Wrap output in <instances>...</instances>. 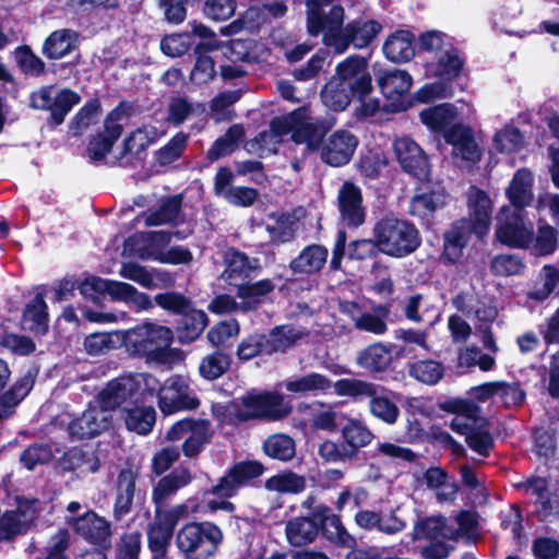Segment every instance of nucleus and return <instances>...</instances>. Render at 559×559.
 I'll return each mask as SVG.
<instances>
[{"mask_svg":"<svg viewBox=\"0 0 559 559\" xmlns=\"http://www.w3.org/2000/svg\"><path fill=\"white\" fill-rule=\"evenodd\" d=\"M157 378L151 373H128L110 380L97 394L96 402L108 412L143 403L156 393Z\"/></svg>","mask_w":559,"mask_h":559,"instance_id":"nucleus-1","label":"nucleus"},{"mask_svg":"<svg viewBox=\"0 0 559 559\" xmlns=\"http://www.w3.org/2000/svg\"><path fill=\"white\" fill-rule=\"evenodd\" d=\"M334 392L355 401L367 399L369 413L386 425H394L400 417L395 394L383 385L358 379H341L335 382Z\"/></svg>","mask_w":559,"mask_h":559,"instance_id":"nucleus-2","label":"nucleus"},{"mask_svg":"<svg viewBox=\"0 0 559 559\" xmlns=\"http://www.w3.org/2000/svg\"><path fill=\"white\" fill-rule=\"evenodd\" d=\"M449 409L454 414L450 427L466 437L468 447L483 456H488L493 440L488 429V421L481 415L480 407L472 401L453 400Z\"/></svg>","mask_w":559,"mask_h":559,"instance_id":"nucleus-3","label":"nucleus"},{"mask_svg":"<svg viewBox=\"0 0 559 559\" xmlns=\"http://www.w3.org/2000/svg\"><path fill=\"white\" fill-rule=\"evenodd\" d=\"M378 250L393 258H404L415 252L421 243L418 229L408 221L384 216L373 226Z\"/></svg>","mask_w":559,"mask_h":559,"instance_id":"nucleus-4","label":"nucleus"},{"mask_svg":"<svg viewBox=\"0 0 559 559\" xmlns=\"http://www.w3.org/2000/svg\"><path fill=\"white\" fill-rule=\"evenodd\" d=\"M225 412L228 421L236 424L261 418L278 420L290 412V407L283 404V397L277 393L252 391L229 402Z\"/></svg>","mask_w":559,"mask_h":559,"instance_id":"nucleus-5","label":"nucleus"},{"mask_svg":"<svg viewBox=\"0 0 559 559\" xmlns=\"http://www.w3.org/2000/svg\"><path fill=\"white\" fill-rule=\"evenodd\" d=\"M307 31L311 36L323 34L326 47L343 48L338 34L343 27L345 11L336 0H307Z\"/></svg>","mask_w":559,"mask_h":559,"instance_id":"nucleus-6","label":"nucleus"},{"mask_svg":"<svg viewBox=\"0 0 559 559\" xmlns=\"http://www.w3.org/2000/svg\"><path fill=\"white\" fill-rule=\"evenodd\" d=\"M122 332L127 352L158 361L165 359L166 350L173 342V331L169 328L151 321Z\"/></svg>","mask_w":559,"mask_h":559,"instance_id":"nucleus-7","label":"nucleus"},{"mask_svg":"<svg viewBox=\"0 0 559 559\" xmlns=\"http://www.w3.org/2000/svg\"><path fill=\"white\" fill-rule=\"evenodd\" d=\"M263 466L259 462H239L235 464L228 472L219 478L218 483L204 492V497L209 495L216 496L218 499H207L206 508L210 511L223 510L233 512L234 503L228 501L237 495L238 490L248 484L251 479L261 476Z\"/></svg>","mask_w":559,"mask_h":559,"instance_id":"nucleus-8","label":"nucleus"},{"mask_svg":"<svg viewBox=\"0 0 559 559\" xmlns=\"http://www.w3.org/2000/svg\"><path fill=\"white\" fill-rule=\"evenodd\" d=\"M80 292L93 301H97L102 295L108 294L111 300L124 302L138 311L153 307L148 295L139 292L134 286L124 282L90 276L81 283Z\"/></svg>","mask_w":559,"mask_h":559,"instance_id":"nucleus-9","label":"nucleus"},{"mask_svg":"<svg viewBox=\"0 0 559 559\" xmlns=\"http://www.w3.org/2000/svg\"><path fill=\"white\" fill-rule=\"evenodd\" d=\"M275 130L292 134L297 144H305L308 151H317L323 140L325 130L321 121L313 117L309 107H300L287 116L274 119Z\"/></svg>","mask_w":559,"mask_h":559,"instance_id":"nucleus-10","label":"nucleus"},{"mask_svg":"<svg viewBox=\"0 0 559 559\" xmlns=\"http://www.w3.org/2000/svg\"><path fill=\"white\" fill-rule=\"evenodd\" d=\"M223 540V533L211 522L189 523L179 530L177 546L186 555L211 557Z\"/></svg>","mask_w":559,"mask_h":559,"instance_id":"nucleus-11","label":"nucleus"},{"mask_svg":"<svg viewBox=\"0 0 559 559\" xmlns=\"http://www.w3.org/2000/svg\"><path fill=\"white\" fill-rule=\"evenodd\" d=\"M533 225L522 210L503 206L497 215L495 235L506 246L525 249L532 241Z\"/></svg>","mask_w":559,"mask_h":559,"instance_id":"nucleus-12","label":"nucleus"},{"mask_svg":"<svg viewBox=\"0 0 559 559\" xmlns=\"http://www.w3.org/2000/svg\"><path fill=\"white\" fill-rule=\"evenodd\" d=\"M413 538L429 542V545L424 547V556L427 559H444L453 549V530L447 526L442 516L419 521L414 526Z\"/></svg>","mask_w":559,"mask_h":559,"instance_id":"nucleus-13","label":"nucleus"},{"mask_svg":"<svg viewBox=\"0 0 559 559\" xmlns=\"http://www.w3.org/2000/svg\"><path fill=\"white\" fill-rule=\"evenodd\" d=\"M157 385L155 394L158 397L159 409L165 415L183 409H194L200 404L189 380L182 376H171L163 384L157 379Z\"/></svg>","mask_w":559,"mask_h":559,"instance_id":"nucleus-14","label":"nucleus"},{"mask_svg":"<svg viewBox=\"0 0 559 559\" xmlns=\"http://www.w3.org/2000/svg\"><path fill=\"white\" fill-rule=\"evenodd\" d=\"M80 100L78 93L68 88L57 91L53 86L40 87L31 95V106L35 109L49 110V121L53 126L61 124Z\"/></svg>","mask_w":559,"mask_h":559,"instance_id":"nucleus-15","label":"nucleus"},{"mask_svg":"<svg viewBox=\"0 0 559 559\" xmlns=\"http://www.w3.org/2000/svg\"><path fill=\"white\" fill-rule=\"evenodd\" d=\"M338 310L347 316L358 331L373 335H383L388 331L390 309L384 305H376L370 311L364 310L355 301L340 300Z\"/></svg>","mask_w":559,"mask_h":559,"instance_id":"nucleus-16","label":"nucleus"},{"mask_svg":"<svg viewBox=\"0 0 559 559\" xmlns=\"http://www.w3.org/2000/svg\"><path fill=\"white\" fill-rule=\"evenodd\" d=\"M210 426L205 420L183 419L177 421L166 432L167 441L183 440L182 453L187 457L200 454L204 445L210 441Z\"/></svg>","mask_w":559,"mask_h":559,"instance_id":"nucleus-17","label":"nucleus"},{"mask_svg":"<svg viewBox=\"0 0 559 559\" xmlns=\"http://www.w3.org/2000/svg\"><path fill=\"white\" fill-rule=\"evenodd\" d=\"M67 523L84 539L100 548H108L111 543V524L94 511L69 518Z\"/></svg>","mask_w":559,"mask_h":559,"instance_id":"nucleus-18","label":"nucleus"},{"mask_svg":"<svg viewBox=\"0 0 559 559\" xmlns=\"http://www.w3.org/2000/svg\"><path fill=\"white\" fill-rule=\"evenodd\" d=\"M357 145L358 140L352 132L337 130L324 142L322 141L321 159L333 167L346 165L352 159Z\"/></svg>","mask_w":559,"mask_h":559,"instance_id":"nucleus-19","label":"nucleus"},{"mask_svg":"<svg viewBox=\"0 0 559 559\" xmlns=\"http://www.w3.org/2000/svg\"><path fill=\"white\" fill-rule=\"evenodd\" d=\"M110 421L109 412L95 401L80 417L69 424V432L76 439L93 438L108 429Z\"/></svg>","mask_w":559,"mask_h":559,"instance_id":"nucleus-20","label":"nucleus"},{"mask_svg":"<svg viewBox=\"0 0 559 559\" xmlns=\"http://www.w3.org/2000/svg\"><path fill=\"white\" fill-rule=\"evenodd\" d=\"M334 78L354 87V95L358 98L368 96L372 91L371 76L367 72V59L357 55L346 58L336 67Z\"/></svg>","mask_w":559,"mask_h":559,"instance_id":"nucleus-21","label":"nucleus"},{"mask_svg":"<svg viewBox=\"0 0 559 559\" xmlns=\"http://www.w3.org/2000/svg\"><path fill=\"white\" fill-rule=\"evenodd\" d=\"M393 147L396 158L405 171L420 180L428 178V158L416 142L408 136H402L395 140Z\"/></svg>","mask_w":559,"mask_h":559,"instance_id":"nucleus-22","label":"nucleus"},{"mask_svg":"<svg viewBox=\"0 0 559 559\" xmlns=\"http://www.w3.org/2000/svg\"><path fill=\"white\" fill-rule=\"evenodd\" d=\"M139 477L140 471L138 467L128 466L119 471L114 486L112 514L115 520L119 521L131 512Z\"/></svg>","mask_w":559,"mask_h":559,"instance_id":"nucleus-23","label":"nucleus"},{"mask_svg":"<svg viewBox=\"0 0 559 559\" xmlns=\"http://www.w3.org/2000/svg\"><path fill=\"white\" fill-rule=\"evenodd\" d=\"M468 223L478 237L487 235L491 224L492 201L489 195L476 187H471L466 194Z\"/></svg>","mask_w":559,"mask_h":559,"instance_id":"nucleus-24","label":"nucleus"},{"mask_svg":"<svg viewBox=\"0 0 559 559\" xmlns=\"http://www.w3.org/2000/svg\"><path fill=\"white\" fill-rule=\"evenodd\" d=\"M337 204L344 225L356 228L364 224L366 209L362 205V195L359 187L350 181L344 182L337 193Z\"/></svg>","mask_w":559,"mask_h":559,"instance_id":"nucleus-25","label":"nucleus"},{"mask_svg":"<svg viewBox=\"0 0 559 559\" xmlns=\"http://www.w3.org/2000/svg\"><path fill=\"white\" fill-rule=\"evenodd\" d=\"M382 26L376 21H353L349 22L346 26H343L338 37L343 39L344 47L337 48L332 47V49L336 53L345 52L349 45H353L355 48H365L367 47L380 33Z\"/></svg>","mask_w":559,"mask_h":559,"instance_id":"nucleus-26","label":"nucleus"},{"mask_svg":"<svg viewBox=\"0 0 559 559\" xmlns=\"http://www.w3.org/2000/svg\"><path fill=\"white\" fill-rule=\"evenodd\" d=\"M444 139L452 145L454 156L472 163L480 158V152L471 128L455 124L444 132Z\"/></svg>","mask_w":559,"mask_h":559,"instance_id":"nucleus-27","label":"nucleus"},{"mask_svg":"<svg viewBox=\"0 0 559 559\" xmlns=\"http://www.w3.org/2000/svg\"><path fill=\"white\" fill-rule=\"evenodd\" d=\"M226 264L222 277L231 283L237 278H248L261 269L258 259H251L236 249H227L224 253Z\"/></svg>","mask_w":559,"mask_h":559,"instance_id":"nucleus-28","label":"nucleus"},{"mask_svg":"<svg viewBox=\"0 0 559 559\" xmlns=\"http://www.w3.org/2000/svg\"><path fill=\"white\" fill-rule=\"evenodd\" d=\"M533 183V174L528 169L521 168L514 174L506 190L507 198L514 207L522 210L531 204L534 197Z\"/></svg>","mask_w":559,"mask_h":559,"instance_id":"nucleus-29","label":"nucleus"},{"mask_svg":"<svg viewBox=\"0 0 559 559\" xmlns=\"http://www.w3.org/2000/svg\"><path fill=\"white\" fill-rule=\"evenodd\" d=\"M333 383L326 376L318 372H310L304 376H294L285 380L284 386L293 394L306 395L311 393H324L332 388Z\"/></svg>","mask_w":559,"mask_h":559,"instance_id":"nucleus-30","label":"nucleus"},{"mask_svg":"<svg viewBox=\"0 0 559 559\" xmlns=\"http://www.w3.org/2000/svg\"><path fill=\"white\" fill-rule=\"evenodd\" d=\"M36 373L28 370L3 395L0 396V418H8L21 401L29 393L35 383Z\"/></svg>","mask_w":559,"mask_h":559,"instance_id":"nucleus-31","label":"nucleus"},{"mask_svg":"<svg viewBox=\"0 0 559 559\" xmlns=\"http://www.w3.org/2000/svg\"><path fill=\"white\" fill-rule=\"evenodd\" d=\"M343 445L352 459L356 457L361 448L374 439L373 432L358 419H349L342 428Z\"/></svg>","mask_w":559,"mask_h":559,"instance_id":"nucleus-32","label":"nucleus"},{"mask_svg":"<svg viewBox=\"0 0 559 559\" xmlns=\"http://www.w3.org/2000/svg\"><path fill=\"white\" fill-rule=\"evenodd\" d=\"M123 419L128 430L146 436L155 425L156 412L153 406L144 405V402L134 403L126 408Z\"/></svg>","mask_w":559,"mask_h":559,"instance_id":"nucleus-33","label":"nucleus"},{"mask_svg":"<svg viewBox=\"0 0 559 559\" xmlns=\"http://www.w3.org/2000/svg\"><path fill=\"white\" fill-rule=\"evenodd\" d=\"M445 204L442 191L423 192L414 195L409 204V214L429 224L433 213Z\"/></svg>","mask_w":559,"mask_h":559,"instance_id":"nucleus-34","label":"nucleus"},{"mask_svg":"<svg viewBox=\"0 0 559 559\" xmlns=\"http://www.w3.org/2000/svg\"><path fill=\"white\" fill-rule=\"evenodd\" d=\"M285 533L288 543L295 547L312 543L319 533V525L307 516H298L286 523Z\"/></svg>","mask_w":559,"mask_h":559,"instance_id":"nucleus-35","label":"nucleus"},{"mask_svg":"<svg viewBox=\"0 0 559 559\" xmlns=\"http://www.w3.org/2000/svg\"><path fill=\"white\" fill-rule=\"evenodd\" d=\"M354 95V87L349 83H344L340 78H331L324 85L321 97L323 104L335 111H342L347 108L350 97Z\"/></svg>","mask_w":559,"mask_h":559,"instance_id":"nucleus-36","label":"nucleus"},{"mask_svg":"<svg viewBox=\"0 0 559 559\" xmlns=\"http://www.w3.org/2000/svg\"><path fill=\"white\" fill-rule=\"evenodd\" d=\"M473 231L467 222H457L453 224L444 236L442 259L447 262L454 263L461 255L463 248L468 241V235Z\"/></svg>","mask_w":559,"mask_h":559,"instance_id":"nucleus-37","label":"nucleus"},{"mask_svg":"<svg viewBox=\"0 0 559 559\" xmlns=\"http://www.w3.org/2000/svg\"><path fill=\"white\" fill-rule=\"evenodd\" d=\"M326 259L328 250L324 247L311 245L290 262V269L294 273L313 274L323 267Z\"/></svg>","mask_w":559,"mask_h":559,"instance_id":"nucleus-38","label":"nucleus"},{"mask_svg":"<svg viewBox=\"0 0 559 559\" xmlns=\"http://www.w3.org/2000/svg\"><path fill=\"white\" fill-rule=\"evenodd\" d=\"M217 48V44L214 43H202L197 45V61L190 73V80L192 83L203 85L214 79L216 73L215 62L211 57L206 56V52Z\"/></svg>","mask_w":559,"mask_h":559,"instance_id":"nucleus-39","label":"nucleus"},{"mask_svg":"<svg viewBox=\"0 0 559 559\" xmlns=\"http://www.w3.org/2000/svg\"><path fill=\"white\" fill-rule=\"evenodd\" d=\"M413 35L407 31H397L383 44L385 57L393 62L408 61L414 56Z\"/></svg>","mask_w":559,"mask_h":559,"instance_id":"nucleus-40","label":"nucleus"},{"mask_svg":"<svg viewBox=\"0 0 559 559\" xmlns=\"http://www.w3.org/2000/svg\"><path fill=\"white\" fill-rule=\"evenodd\" d=\"M378 84L383 95L393 99L408 93L413 79L408 72L396 69L383 72L378 78Z\"/></svg>","mask_w":559,"mask_h":559,"instance_id":"nucleus-41","label":"nucleus"},{"mask_svg":"<svg viewBox=\"0 0 559 559\" xmlns=\"http://www.w3.org/2000/svg\"><path fill=\"white\" fill-rule=\"evenodd\" d=\"M78 44V34L71 29L52 32L45 40L43 51L50 59H60L70 53Z\"/></svg>","mask_w":559,"mask_h":559,"instance_id":"nucleus-42","label":"nucleus"},{"mask_svg":"<svg viewBox=\"0 0 559 559\" xmlns=\"http://www.w3.org/2000/svg\"><path fill=\"white\" fill-rule=\"evenodd\" d=\"M558 242V230L548 223L539 221L537 233L535 234L534 228L532 229V241L525 249H530L538 255H549L557 250Z\"/></svg>","mask_w":559,"mask_h":559,"instance_id":"nucleus-43","label":"nucleus"},{"mask_svg":"<svg viewBox=\"0 0 559 559\" xmlns=\"http://www.w3.org/2000/svg\"><path fill=\"white\" fill-rule=\"evenodd\" d=\"M83 345L90 355H104L118 347H124L123 332L112 331L109 333H92L85 337Z\"/></svg>","mask_w":559,"mask_h":559,"instance_id":"nucleus-44","label":"nucleus"},{"mask_svg":"<svg viewBox=\"0 0 559 559\" xmlns=\"http://www.w3.org/2000/svg\"><path fill=\"white\" fill-rule=\"evenodd\" d=\"M456 117V108L452 104H441L420 112L421 122L435 132H445Z\"/></svg>","mask_w":559,"mask_h":559,"instance_id":"nucleus-45","label":"nucleus"},{"mask_svg":"<svg viewBox=\"0 0 559 559\" xmlns=\"http://www.w3.org/2000/svg\"><path fill=\"white\" fill-rule=\"evenodd\" d=\"M274 289V284L270 280H262L252 284L239 285L237 297L241 299L240 311H250L255 309L264 296Z\"/></svg>","mask_w":559,"mask_h":559,"instance_id":"nucleus-46","label":"nucleus"},{"mask_svg":"<svg viewBox=\"0 0 559 559\" xmlns=\"http://www.w3.org/2000/svg\"><path fill=\"white\" fill-rule=\"evenodd\" d=\"M392 360L390 349L381 344L376 343L359 353L357 356V364L372 372H379L385 370Z\"/></svg>","mask_w":559,"mask_h":559,"instance_id":"nucleus-47","label":"nucleus"},{"mask_svg":"<svg viewBox=\"0 0 559 559\" xmlns=\"http://www.w3.org/2000/svg\"><path fill=\"white\" fill-rule=\"evenodd\" d=\"M462 67V57L456 49L451 47L444 50L436 64H429L427 71L444 81H451L460 74Z\"/></svg>","mask_w":559,"mask_h":559,"instance_id":"nucleus-48","label":"nucleus"},{"mask_svg":"<svg viewBox=\"0 0 559 559\" xmlns=\"http://www.w3.org/2000/svg\"><path fill=\"white\" fill-rule=\"evenodd\" d=\"M23 325L25 329L37 333H45L47 331V305L41 294H37L26 306L23 313Z\"/></svg>","mask_w":559,"mask_h":559,"instance_id":"nucleus-49","label":"nucleus"},{"mask_svg":"<svg viewBox=\"0 0 559 559\" xmlns=\"http://www.w3.org/2000/svg\"><path fill=\"white\" fill-rule=\"evenodd\" d=\"M301 336L302 333L293 326L283 325L274 328L270 334L266 335L269 355L286 352L293 347Z\"/></svg>","mask_w":559,"mask_h":559,"instance_id":"nucleus-50","label":"nucleus"},{"mask_svg":"<svg viewBox=\"0 0 559 559\" xmlns=\"http://www.w3.org/2000/svg\"><path fill=\"white\" fill-rule=\"evenodd\" d=\"M559 289V270L551 264L542 267L538 274L537 285L527 294L534 300H545L552 293Z\"/></svg>","mask_w":559,"mask_h":559,"instance_id":"nucleus-51","label":"nucleus"},{"mask_svg":"<svg viewBox=\"0 0 559 559\" xmlns=\"http://www.w3.org/2000/svg\"><path fill=\"white\" fill-rule=\"evenodd\" d=\"M173 532V528L154 518V522L147 531L148 547L153 559H160L166 555Z\"/></svg>","mask_w":559,"mask_h":559,"instance_id":"nucleus-52","label":"nucleus"},{"mask_svg":"<svg viewBox=\"0 0 559 559\" xmlns=\"http://www.w3.org/2000/svg\"><path fill=\"white\" fill-rule=\"evenodd\" d=\"M526 492L536 497V502L539 503L537 512L542 518H547L551 514H559V503L556 500L546 496L547 481L544 478H533L525 484Z\"/></svg>","mask_w":559,"mask_h":559,"instance_id":"nucleus-53","label":"nucleus"},{"mask_svg":"<svg viewBox=\"0 0 559 559\" xmlns=\"http://www.w3.org/2000/svg\"><path fill=\"white\" fill-rule=\"evenodd\" d=\"M243 135L245 130L241 124L231 126L223 136L214 142L207 152V157L211 160H215L230 154L236 150Z\"/></svg>","mask_w":559,"mask_h":559,"instance_id":"nucleus-54","label":"nucleus"},{"mask_svg":"<svg viewBox=\"0 0 559 559\" xmlns=\"http://www.w3.org/2000/svg\"><path fill=\"white\" fill-rule=\"evenodd\" d=\"M181 201L177 197L168 198L162 202L159 207L145 213L144 221L147 226H157L174 223L179 215Z\"/></svg>","mask_w":559,"mask_h":559,"instance_id":"nucleus-55","label":"nucleus"},{"mask_svg":"<svg viewBox=\"0 0 559 559\" xmlns=\"http://www.w3.org/2000/svg\"><path fill=\"white\" fill-rule=\"evenodd\" d=\"M230 366L228 354L217 350L206 355L200 362L199 372L207 380H215L223 376Z\"/></svg>","mask_w":559,"mask_h":559,"instance_id":"nucleus-56","label":"nucleus"},{"mask_svg":"<svg viewBox=\"0 0 559 559\" xmlns=\"http://www.w3.org/2000/svg\"><path fill=\"white\" fill-rule=\"evenodd\" d=\"M263 450L272 459L288 461L295 455V442L289 436L277 433L264 441Z\"/></svg>","mask_w":559,"mask_h":559,"instance_id":"nucleus-57","label":"nucleus"},{"mask_svg":"<svg viewBox=\"0 0 559 559\" xmlns=\"http://www.w3.org/2000/svg\"><path fill=\"white\" fill-rule=\"evenodd\" d=\"M165 131L153 124H143L136 129L126 141V148L129 152H140L150 144L164 136Z\"/></svg>","mask_w":559,"mask_h":559,"instance_id":"nucleus-58","label":"nucleus"},{"mask_svg":"<svg viewBox=\"0 0 559 559\" xmlns=\"http://www.w3.org/2000/svg\"><path fill=\"white\" fill-rule=\"evenodd\" d=\"M444 373L442 365L432 359L415 361L409 366V374L425 384H436Z\"/></svg>","mask_w":559,"mask_h":559,"instance_id":"nucleus-59","label":"nucleus"},{"mask_svg":"<svg viewBox=\"0 0 559 559\" xmlns=\"http://www.w3.org/2000/svg\"><path fill=\"white\" fill-rule=\"evenodd\" d=\"M323 536L337 547L354 549L357 542L344 527L341 518H332L324 527L321 528Z\"/></svg>","mask_w":559,"mask_h":559,"instance_id":"nucleus-60","label":"nucleus"},{"mask_svg":"<svg viewBox=\"0 0 559 559\" xmlns=\"http://www.w3.org/2000/svg\"><path fill=\"white\" fill-rule=\"evenodd\" d=\"M265 487L283 493H298L305 489L306 480L302 476L288 472L269 478Z\"/></svg>","mask_w":559,"mask_h":559,"instance_id":"nucleus-61","label":"nucleus"},{"mask_svg":"<svg viewBox=\"0 0 559 559\" xmlns=\"http://www.w3.org/2000/svg\"><path fill=\"white\" fill-rule=\"evenodd\" d=\"M495 148L501 153H512L523 145V135L513 126H506L493 138Z\"/></svg>","mask_w":559,"mask_h":559,"instance_id":"nucleus-62","label":"nucleus"},{"mask_svg":"<svg viewBox=\"0 0 559 559\" xmlns=\"http://www.w3.org/2000/svg\"><path fill=\"white\" fill-rule=\"evenodd\" d=\"M258 355H269L265 334H252L243 338L237 348V356L241 360H249Z\"/></svg>","mask_w":559,"mask_h":559,"instance_id":"nucleus-63","label":"nucleus"},{"mask_svg":"<svg viewBox=\"0 0 559 559\" xmlns=\"http://www.w3.org/2000/svg\"><path fill=\"white\" fill-rule=\"evenodd\" d=\"M198 110L203 111V107L199 104H191L182 97L174 98L168 106L167 121L177 127L183 123L186 119L194 115Z\"/></svg>","mask_w":559,"mask_h":559,"instance_id":"nucleus-64","label":"nucleus"}]
</instances>
